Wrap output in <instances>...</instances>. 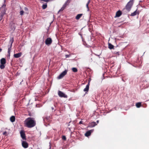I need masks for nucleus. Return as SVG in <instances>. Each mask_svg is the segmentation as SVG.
Masks as SVG:
<instances>
[{
	"instance_id": "2",
	"label": "nucleus",
	"mask_w": 149,
	"mask_h": 149,
	"mask_svg": "<svg viewBox=\"0 0 149 149\" xmlns=\"http://www.w3.org/2000/svg\"><path fill=\"white\" fill-rule=\"evenodd\" d=\"M134 1V0H130L126 5L125 8L129 12L131 10Z\"/></svg>"
},
{
	"instance_id": "28",
	"label": "nucleus",
	"mask_w": 149,
	"mask_h": 149,
	"mask_svg": "<svg viewBox=\"0 0 149 149\" xmlns=\"http://www.w3.org/2000/svg\"><path fill=\"white\" fill-rule=\"evenodd\" d=\"M4 15H2L1 14L0 16V21L2 19L3 16Z\"/></svg>"
},
{
	"instance_id": "9",
	"label": "nucleus",
	"mask_w": 149,
	"mask_h": 149,
	"mask_svg": "<svg viewBox=\"0 0 149 149\" xmlns=\"http://www.w3.org/2000/svg\"><path fill=\"white\" fill-rule=\"evenodd\" d=\"M22 146L24 148H26L28 147V143L25 141H22Z\"/></svg>"
},
{
	"instance_id": "14",
	"label": "nucleus",
	"mask_w": 149,
	"mask_h": 149,
	"mask_svg": "<svg viewBox=\"0 0 149 149\" xmlns=\"http://www.w3.org/2000/svg\"><path fill=\"white\" fill-rule=\"evenodd\" d=\"M22 54L21 53H19L17 54H15L14 55V56L15 58H18L20 57Z\"/></svg>"
},
{
	"instance_id": "10",
	"label": "nucleus",
	"mask_w": 149,
	"mask_h": 149,
	"mask_svg": "<svg viewBox=\"0 0 149 149\" xmlns=\"http://www.w3.org/2000/svg\"><path fill=\"white\" fill-rule=\"evenodd\" d=\"M52 40L51 38H47L45 41V43L46 45H50L52 43Z\"/></svg>"
},
{
	"instance_id": "16",
	"label": "nucleus",
	"mask_w": 149,
	"mask_h": 149,
	"mask_svg": "<svg viewBox=\"0 0 149 149\" xmlns=\"http://www.w3.org/2000/svg\"><path fill=\"white\" fill-rule=\"evenodd\" d=\"M92 130H90L89 131H87L85 134V136H90L91 134V131Z\"/></svg>"
},
{
	"instance_id": "34",
	"label": "nucleus",
	"mask_w": 149,
	"mask_h": 149,
	"mask_svg": "<svg viewBox=\"0 0 149 149\" xmlns=\"http://www.w3.org/2000/svg\"><path fill=\"white\" fill-rule=\"evenodd\" d=\"M8 56L10 57V52H9V53H8Z\"/></svg>"
},
{
	"instance_id": "38",
	"label": "nucleus",
	"mask_w": 149,
	"mask_h": 149,
	"mask_svg": "<svg viewBox=\"0 0 149 149\" xmlns=\"http://www.w3.org/2000/svg\"><path fill=\"white\" fill-rule=\"evenodd\" d=\"M52 110H53V109H54V107H52Z\"/></svg>"
},
{
	"instance_id": "37",
	"label": "nucleus",
	"mask_w": 149,
	"mask_h": 149,
	"mask_svg": "<svg viewBox=\"0 0 149 149\" xmlns=\"http://www.w3.org/2000/svg\"><path fill=\"white\" fill-rule=\"evenodd\" d=\"M99 122V120H98L97 121V123H98Z\"/></svg>"
},
{
	"instance_id": "1",
	"label": "nucleus",
	"mask_w": 149,
	"mask_h": 149,
	"mask_svg": "<svg viewBox=\"0 0 149 149\" xmlns=\"http://www.w3.org/2000/svg\"><path fill=\"white\" fill-rule=\"evenodd\" d=\"M24 126L28 128H32L36 125V121L33 118L29 117L24 121Z\"/></svg>"
},
{
	"instance_id": "29",
	"label": "nucleus",
	"mask_w": 149,
	"mask_h": 149,
	"mask_svg": "<svg viewBox=\"0 0 149 149\" xmlns=\"http://www.w3.org/2000/svg\"><path fill=\"white\" fill-rule=\"evenodd\" d=\"M41 1H43L45 2H48L49 1H51V0H40Z\"/></svg>"
},
{
	"instance_id": "4",
	"label": "nucleus",
	"mask_w": 149,
	"mask_h": 149,
	"mask_svg": "<svg viewBox=\"0 0 149 149\" xmlns=\"http://www.w3.org/2000/svg\"><path fill=\"white\" fill-rule=\"evenodd\" d=\"M67 70H64L58 77L57 78L60 79L63 78L67 74Z\"/></svg>"
},
{
	"instance_id": "25",
	"label": "nucleus",
	"mask_w": 149,
	"mask_h": 149,
	"mask_svg": "<svg viewBox=\"0 0 149 149\" xmlns=\"http://www.w3.org/2000/svg\"><path fill=\"white\" fill-rule=\"evenodd\" d=\"M24 13V12L23 10H21L20 11V12H19L20 15H21L22 16L23 15Z\"/></svg>"
},
{
	"instance_id": "27",
	"label": "nucleus",
	"mask_w": 149,
	"mask_h": 149,
	"mask_svg": "<svg viewBox=\"0 0 149 149\" xmlns=\"http://www.w3.org/2000/svg\"><path fill=\"white\" fill-rule=\"evenodd\" d=\"M89 4V2H88L86 4V7L87 8V9H88V11L89 10V8H88V4Z\"/></svg>"
},
{
	"instance_id": "26",
	"label": "nucleus",
	"mask_w": 149,
	"mask_h": 149,
	"mask_svg": "<svg viewBox=\"0 0 149 149\" xmlns=\"http://www.w3.org/2000/svg\"><path fill=\"white\" fill-rule=\"evenodd\" d=\"M62 139L64 141H65L66 140V138L65 136H63L62 137Z\"/></svg>"
},
{
	"instance_id": "32",
	"label": "nucleus",
	"mask_w": 149,
	"mask_h": 149,
	"mask_svg": "<svg viewBox=\"0 0 149 149\" xmlns=\"http://www.w3.org/2000/svg\"><path fill=\"white\" fill-rule=\"evenodd\" d=\"M79 124H83V122L82 121H80L79 123Z\"/></svg>"
},
{
	"instance_id": "6",
	"label": "nucleus",
	"mask_w": 149,
	"mask_h": 149,
	"mask_svg": "<svg viewBox=\"0 0 149 149\" xmlns=\"http://www.w3.org/2000/svg\"><path fill=\"white\" fill-rule=\"evenodd\" d=\"M20 134L23 140H26V137L25 133V132L24 130H22L20 132Z\"/></svg>"
},
{
	"instance_id": "20",
	"label": "nucleus",
	"mask_w": 149,
	"mask_h": 149,
	"mask_svg": "<svg viewBox=\"0 0 149 149\" xmlns=\"http://www.w3.org/2000/svg\"><path fill=\"white\" fill-rule=\"evenodd\" d=\"M14 41L13 37H12L10 39L9 42L10 43V45L11 46H12V44L13 43Z\"/></svg>"
},
{
	"instance_id": "35",
	"label": "nucleus",
	"mask_w": 149,
	"mask_h": 149,
	"mask_svg": "<svg viewBox=\"0 0 149 149\" xmlns=\"http://www.w3.org/2000/svg\"><path fill=\"white\" fill-rule=\"evenodd\" d=\"M51 145L50 143V145H49V149H51Z\"/></svg>"
},
{
	"instance_id": "23",
	"label": "nucleus",
	"mask_w": 149,
	"mask_h": 149,
	"mask_svg": "<svg viewBox=\"0 0 149 149\" xmlns=\"http://www.w3.org/2000/svg\"><path fill=\"white\" fill-rule=\"evenodd\" d=\"M72 70L73 72H76L78 71L77 69L75 68H72Z\"/></svg>"
},
{
	"instance_id": "17",
	"label": "nucleus",
	"mask_w": 149,
	"mask_h": 149,
	"mask_svg": "<svg viewBox=\"0 0 149 149\" xmlns=\"http://www.w3.org/2000/svg\"><path fill=\"white\" fill-rule=\"evenodd\" d=\"M82 14H78L76 17L75 18L77 20L79 19L82 16Z\"/></svg>"
},
{
	"instance_id": "5",
	"label": "nucleus",
	"mask_w": 149,
	"mask_h": 149,
	"mask_svg": "<svg viewBox=\"0 0 149 149\" xmlns=\"http://www.w3.org/2000/svg\"><path fill=\"white\" fill-rule=\"evenodd\" d=\"M5 6L6 5L4 4L0 8V12H1V14L2 15H4L5 14Z\"/></svg>"
},
{
	"instance_id": "18",
	"label": "nucleus",
	"mask_w": 149,
	"mask_h": 149,
	"mask_svg": "<svg viewBox=\"0 0 149 149\" xmlns=\"http://www.w3.org/2000/svg\"><path fill=\"white\" fill-rule=\"evenodd\" d=\"M10 120L12 122H13L15 121V117L14 116H12L10 118Z\"/></svg>"
},
{
	"instance_id": "21",
	"label": "nucleus",
	"mask_w": 149,
	"mask_h": 149,
	"mask_svg": "<svg viewBox=\"0 0 149 149\" xmlns=\"http://www.w3.org/2000/svg\"><path fill=\"white\" fill-rule=\"evenodd\" d=\"M12 46H11V45H9L8 46V53H9L10 52L11 50Z\"/></svg>"
},
{
	"instance_id": "33",
	"label": "nucleus",
	"mask_w": 149,
	"mask_h": 149,
	"mask_svg": "<svg viewBox=\"0 0 149 149\" xmlns=\"http://www.w3.org/2000/svg\"><path fill=\"white\" fill-rule=\"evenodd\" d=\"M24 9L25 10H26V11H28V9L26 8V7H25L24 8Z\"/></svg>"
},
{
	"instance_id": "3",
	"label": "nucleus",
	"mask_w": 149,
	"mask_h": 149,
	"mask_svg": "<svg viewBox=\"0 0 149 149\" xmlns=\"http://www.w3.org/2000/svg\"><path fill=\"white\" fill-rule=\"evenodd\" d=\"M6 59L4 58H2L0 60V68L3 69L5 67V64L6 63Z\"/></svg>"
},
{
	"instance_id": "36",
	"label": "nucleus",
	"mask_w": 149,
	"mask_h": 149,
	"mask_svg": "<svg viewBox=\"0 0 149 149\" xmlns=\"http://www.w3.org/2000/svg\"><path fill=\"white\" fill-rule=\"evenodd\" d=\"M2 49L1 48H0V52L2 51Z\"/></svg>"
},
{
	"instance_id": "12",
	"label": "nucleus",
	"mask_w": 149,
	"mask_h": 149,
	"mask_svg": "<svg viewBox=\"0 0 149 149\" xmlns=\"http://www.w3.org/2000/svg\"><path fill=\"white\" fill-rule=\"evenodd\" d=\"M90 81H89L88 84L86 86V88L84 89V91L85 92H87L89 90V86L90 85Z\"/></svg>"
},
{
	"instance_id": "15",
	"label": "nucleus",
	"mask_w": 149,
	"mask_h": 149,
	"mask_svg": "<svg viewBox=\"0 0 149 149\" xmlns=\"http://www.w3.org/2000/svg\"><path fill=\"white\" fill-rule=\"evenodd\" d=\"M139 12L138 11H137V10H136L133 13H131V16H134L136 15L137 14L139 15Z\"/></svg>"
},
{
	"instance_id": "13",
	"label": "nucleus",
	"mask_w": 149,
	"mask_h": 149,
	"mask_svg": "<svg viewBox=\"0 0 149 149\" xmlns=\"http://www.w3.org/2000/svg\"><path fill=\"white\" fill-rule=\"evenodd\" d=\"M122 15V12L120 10H118L116 13L115 17H119Z\"/></svg>"
},
{
	"instance_id": "19",
	"label": "nucleus",
	"mask_w": 149,
	"mask_h": 149,
	"mask_svg": "<svg viewBox=\"0 0 149 149\" xmlns=\"http://www.w3.org/2000/svg\"><path fill=\"white\" fill-rule=\"evenodd\" d=\"M108 47L110 49H113L114 46L113 45L111 44V43H109Z\"/></svg>"
},
{
	"instance_id": "22",
	"label": "nucleus",
	"mask_w": 149,
	"mask_h": 149,
	"mask_svg": "<svg viewBox=\"0 0 149 149\" xmlns=\"http://www.w3.org/2000/svg\"><path fill=\"white\" fill-rule=\"evenodd\" d=\"M141 105V102H138L136 103V106L137 108L140 107Z\"/></svg>"
},
{
	"instance_id": "30",
	"label": "nucleus",
	"mask_w": 149,
	"mask_h": 149,
	"mask_svg": "<svg viewBox=\"0 0 149 149\" xmlns=\"http://www.w3.org/2000/svg\"><path fill=\"white\" fill-rule=\"evenodd\" d=\"M65 57L66 58H68L70 56V54H69V55H66L65 56Z\"/></svg>"
},
{
	"instance_id": "31",
	"label": "nucleus",
	"mask_w": 149,
	"mask_h": 149,
	"mask_svg": "<svg viewBox=\"0 0 149 149\" xmlns=\"http://www.w3.org/2000/svg\"><path fill=\"white\" fill-rule=\"evenodd\" d=\"M7 132H6V131H5L3 133V135H7Z\"/></svg>"
},
{
	"instance_id": "11",
	"label": "nucleus",
	"mask_w": 149,
	"mask_h": 149,
	"mask_svg": "<svg viewBox=\"0 0 149 149\" xmlns=\"http://www.w3.org/2000/svg\"><path fill=\"white\" fill-rule=\"evenodd\" d=\"M97 125V124L96 123V122H92L89 124L88 126L90 127H93Z\"/></svg>"
},
{
	"instance_id": "24",
	"label": "nucleus",
	"mask_w": 149,
	"mask_h": 149,
	"mask_svg": "<svg viewBox=\"0 0 149 149\" xmlns=\"http://www.w3.org/2000/svg\"><path fill=\"white\" fill-rule=\"evenodd\" d=\"M47 7V4H43L42 6V8L43 9H46Z\"/></svg>"
},
{
	"instance_id": "8",
	"label": "nucleus",
	"mask_w": 149,
	"mask_h": 149,
	"mask_svg": "<svg viewBox=\"0 0 149 149\" xmlns=\"http://www.w3.org/2000/svg\"><path fill=\"white\" fill-rule=\"evenodd\" d=\"M68 0L67 1H66L65 2V3L63 5L62 7L59 10L58 13L60 12L61 11H62L65 8L66 6L68 5Z\"/></svg>"
},
{
	"instance_id": "7",
	"label": "nucleus",
	"mask_w": 149,
	"mask_h": 149,
	"mask_svg": "<svg viewBox=\"0 0 149 149\" xmlns=\"http://www.w3.org/2000/svg\"><path fill=\"white\" fill-rule=\"evenodd\" d=\"M58 94L59 97L64 98H67V95L60 91H58Z\"/></svg>"
}]
</instances>
